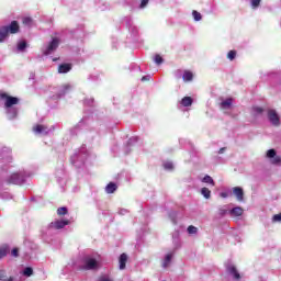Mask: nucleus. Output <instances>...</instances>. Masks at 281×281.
Listing matches in <instances>:
<instances>
[{"label": "nucleus", "mask_w": 281, "mask_h": 281, "mask_svg": "<svg viewBox=\"0 0 281 281\" xmlns=\"http://www.w3.org/2000/svg\"><path fill=\"white\" fill-rule=\"evenodd\" d=\"M21 26L18 21H12L9 25H4L0 27V43L5 41L7 36L10 34H19Z\"/></svg>", "instance_id": "obj_1"}, {"label": "nucleus", "mask_w": 281, "mask_h": 281, "mask_svg": "<svg viewBox=\"0 0 281 281\" xmlns=\"http://www.w3.org/2000/svg\"><path fill=\"white\" fill-rule=\"evenodd\" d=\"M0 100H5L4 106L5 109H11L14 104H19V98L11 97L5 92H0Z\"/></svg>", "instance_id": "obj_2"}, {"label": "nucleus", "mask_w": 281, "mask_h": 281, "mask_svg": "<svg viewBox=\"0 0 281 281\" xmlns=\"http://www.w3.org/2000/svg\"><path fill=\"white\" fill-rule=\"evenodd\" d=\"M58 45H60V40L57 37H54L52 42L48 44L46 49L44 50V56H49L53 52H56L58 49Z\"/></svg>", "instance_id": "obj_3"}, {"label": "nucleus", "mask_w": 281, "mask_h": 281, "mask_svg": "<svg viewBox=\"0 0 281 281\" xmlns=\"http://www.w3.org/2000/svg\"><path fill=\"white\" fill-rule=\"evenodd\" d=\"M268 119L273 126H280V116L276 110H268Z\"/></svg>", "instance_id": "obj_4"}, {"label": "nucleus", "mask_w": 281, "mask_h": 281, "mask_svg": "<svg viewBox=\"0 0 281 281\" xmlns=\"http://www.w3.org/2000/svg\"><path fill=\"white\" fill-rule=\"evenodd\" d=\"M233 194L236 196L237 201L239 203H243L245 201V191L240 187H234L233 188Z\"/></svg>", "instance_id": "obj_5"}, {"label": "nucleus", "mask_w": 281, "mask_h": 281, "mask_svg": "<svg viewBox=\"0 0 281 281\" xmlns=\"http://www.w3.org/2000/svg\"><path fill=\"white\" fill-rule=\"evenodd\" d=\"M8 183H13L14 186H21V183H23V177L19 173H13L9 178Z\"/></svg>", "instance_id": "obj_6"}, {"label": "nucleus", "mask_w": 281, "mask_h": 281, "mask_svg": "<svg viewBox=\"0 0 281 281\" xmlns=\"http://www.w3.org/2000/svg\"><path fill=\"white\" fill-rule=\"evenodd\" d=\"M69 225V220H58L52 223L54 229H63Z\"/></svg>", "instance_id": "obj_7"}, {"label": "nucleus", "mask_w": 281, "mask_h": 281, "mask_svg": "<svg viewBox=\"0 0 281 281\" xmlns=\"http://www.w3.org/2000/svg\"><path fill=\"white\" fill-rule=\"evenodd\" d=\"M85 269L88 270V271H91L93 269H98V261L95 259H92V258L86 259Z\"/></svg>", "instance_id": "obj_8"}, {"label": "nucleus", "mask_w": 281, "mask_h": 281, "mask_svg": "<svg viewBox=\"0 0 281 281\" xmlns=\"http://www.w3.org/2000/svg\"><path fill=\"white\" fill-rule=\"evenodd\" d=\"M227 272L233 276L234 280H240V273L238 272V269H236V266H228Z\"/></svg>", "instance_id": "obj_9"}, {"label": "nucleus", "mask_w": 281, "mask_h": 281, "mask_svg": "<svg viewBox=\"0 0 281 281\" xmlns=\"http://www.w3.org/2000/svg\"><path fill=\"white\" fill-rule=\"evenodd\" d=\"M126 262H128V255H126L125 252H123V254L120 256V259H119V265H120V269H121V270L126 269Z\"/></svg>", "instance_id": "obj_10"}, {"label": "nucleus", "mask_w": 281, "mask_h": 281, "mask_svg": "<svg viewBox=\"0 0 281 281\" xmlns=\"http://www.w3.org/2000/svg\"><path fill=\"white\" fill-rule=\"evenodd\" d=\"M71 71V64H60L58 66V74H69Z\"/></svg>", "instance_id": "obj_11"}, {"label": "nucleus", "mask_w": 281, "mask_h": 281, "mask_svg": "<svg viewBox=\"0 0 281 281\" xmlns=\"http://www.w3.org/2000/svg\"><path fill=\"white\" fill-rule=\"evenodd\" d=\"M233 102H234V99L228 98V99H226L225 101H222V102L220 103V106H221V109H222L223 111H225V110H227V109H232Z\"/></svg>", "instance_id": "obj_12"}, {"label": "nucleus", "mask_w": 281, "mask_h": 281, "mask_svg": "<svg viewBox=\"0 0 281 281\" xmlns=\"http://www.w3.org/2000/svg\"><path fill=\"white\" fill-rule=\"evenodd\" d=\"M193 79H194V74H192V71L190 70H184L182 80L184 82H192Z\"/></svg>", "instance_id": "obj_13"}, {"label": "nucleus", "mask_w": 281, "mask_h": 281, "mask_svg": "<svg viewBox=\"0 0 281 281\" xmlns=\"http://www.w3.org/2000/svg\"><path fill=\"white\" fill-rule=\"evenodd\" d=\"M244 212H245V211L243 210V207L237 206V207L232 209V210L229 211V214H231V216H243V213H244Z\"/></svg>", "instance_id": "obj_14"}, {"label": "nucleus", "mask_w": 281, "mask_h": 281, "mask_svg": "<svg viewBox=\"0 0 281 281\" xmlns=\"http://www.w3.org/2000/svg\"><path fill=\"white\" fill-rule=\"evenodd\" d=\"M115 190H117V184H115L114 182H110L106 187H105V192L108 194H113V192H115Z\"/></svg>", "instance_id": "obj_15"}, {"label": "nucleus", "mask_w": 281, "mask_h": 281, "mask_svg": "<svg viewBox=\"0 0 281 281\" xmlns=\"http://www.w3.org/2000/svg\"><path fill=\"white\" fill-rule=\"evenodd\" d=\"M170 262H172V252L166 255L165 260L162 262L164 269H168V267H170Z\"/></svg>", "instance_id": "obj_16"}, {"label": "nucleus", "mask_w": 281, "mask_h": 281, "mask_svg": "<svg viewBox=\"0 0 281 281\" xmlns=\"http://www.w3.org/2000/svg\"><path fill=\"white\" fill-rule=\"evenodd\" d=\"M192 102H194L192 97H184L182 98L180 104H182V106H192Z\"/></svg>", "instance_id": "obj_17"}, {"label": "nucleus", "mask_w": 281, "mask_h": 281, "mask_svg": "<svg viewBox=\"0 0 281 281\" xmlns=\"http://www.w3.org/2000/svg\"><path fill=\"white\" fill-rule=\"evenodd\" d=\"M34 133L41 134L45 131H47V127L41 124H37L33 127Z\"/></svg>", "instance_id": "obj_18"}, {"label": "nucleus", "mask_w": 281, "mask_h": 281, "mask_svg": "<svg viewBox=\"0 0 281 281\" xmlns=\"http://www.w3.org/2000/svg\"><path fill=\"white\" fill-rule=\"evenodd\" d=\"M201 194L204 196V199H210L212 196V191L204 187L201 189Z\"/></svg>", "instance_id": "obj_19"}, {"label": "nucleus", "mask_w": 281, "mask_h": 281, "mask_svg": "<svg viewBox=\"0 0 281 281\" xmlns=\"http://www.w3.org/2000/svg\"><path fill=\"white\" fill-rule=\"evenodd\" d=\"M23 276H25L26 278L34 276V269H32V267H26L23 271Z\"/></svg>", "instance_id": "obj_20"}, {"label": "nucleus", "mask_w": 281, "mask_h": 281, "mask_svg": "<svg viewBox=\"0 0 281 281\" xmlns=\"http://www.w3.org/2000/svg\"><path fill=\"white\" fill-rule=\"evenodd\" d=\"M57 214H58V216H66V214H69V211L67 210V207L61 206V207L57 209Z\"/></svg>", "instance_id": "obj_21"}, {"label": "nucleus", "mask_w": 281, "mask_h": 281, "mask_svg": "<svg viewBox=\"0 0 281 281\" xmlns=\"http://www.w3.org/2000/svg\"><path fill=\"white\" fill-rule=\"evenodd\" d=\"M252 113L256 115H262V113H265V109L260 106H252Z\"/></svg>", "instance_id": "obj_22"}, {"label": "nucleus", "mask_w": 281, "mask_h": 281, "mask_svg": "<svg viewBox=\"0 0 281 281\" xmlns=\"http://www.w3.org/2000/svg\"><path fill=\"white\" fill-rule=\"evenodd\" d=\"M192 16H193L194 21H201V19H203V15H201V13H199V11H196V10L192 11Z\"/></svg>", "instance_id": "obj_23"}, {"label": "nucleus", "mask_w": 281, "mask_h": 281, "mask_svg": "<svg viewBox=\"0 0 281 281\" xmlns=\"http://www.w3.org/2000/svg\"><path fill=\"white\" fill-rule=\"evenodd\" d=\"M156 65H161L164 63V57H161V55L157 54L155 55V58H154Z\"/></svg>", "instance_id": "obj_24"}, {"label": "nucleus", "mask_w": 281, "mask_h": 281, "mask_svg": "<svg viewBox=\"0 0 281 281\" xmlns=\"http://www.w3.org/2000/svg\"><path fill=\"white\" fill-rule=\"evenodd\" d=\"M203 183H210L211 186H215L214 179H212L210 176H205L203 178Z\"/></svg>", "instance_id": "obj_25"}, {"label": "nucleus", "mask_w": 281, "mask_h": 281, "mask_svg": "<svg viewBox=\"0 0 281 281\" xmlns=\"http://www.w3.org/2000/svg\"><path fill=\"white\" fill-rule=\"evenodd\" d=\"M8 256V247L0 248V259Z\"/></svg>", "instance_id": "obj_26"}, {"label": "nucleus", "mask_w": 281, "mask_h": 281, "mask_svg": "<svg viewBox=\"0 0 281 281\" xmlns=\"http://www.w3.org/2000/svg\"><path fill=\"white\" fill-rule=\"evenodd\" d=\"M236 54H237L236 50H229L227 53L228 60H234L236 58Z\"/></svg>", "instance_id": "obj_27"}, {"label": "nucleus", "mask_w": 281, "mask_h": 281, "mask_svg": "<svg viewBox=\"0 0 281 281\" xmlns=\"http://www.w3.org/2000/svg\"><path fill=\"white\" fill-rule=\"evenodd\" d=\"M276 155H277L276 149H269L267 151L268 159H273V157H276Z\"/></svg>", "instance_id": "obj_28"}, {"label": "nucleus", "mask_w": 281, "mask_h": 281, "mask_svg": "<svg viewBox=\"0 0 281 281\" xmlns=\"http://www.w3.org/2000/svg\"><path fill=\"white\" fill-rule=\"evenodd\" d=\"M22 23H23V25L30 26V25H32L33 20H32V18H23Z\"/></svg>", "instance_id": "obj_29"}, {"label": "nucleus", "mask_w": 281, "mask_h": 281, "mask_svg": "<svg viewBox=\"0 0 281 281\" xmlns=\"http://www.w3.org/2000/svg\"><path fill=\"white\" fill-rule=\"evenodd\" d=\"M25 47H27V43L26 42H20L18 44L19 52H23V49H25Z\"/></svg>", "instance_id": "obj_30"}, {"label": "nucleus", "mask_w": 281, "mask_h": 281, "mask_svg": "<svg viewBox=\"0 0 281 281\" xmlns=\"http://www.w3.org/2000/svg\"><path fill=\"white\" fill-rule=\"evenodd\" d=\"M196 232H199V228H196V226L190 225V226L188 227V233H189V234H196Z\"/></svg>", "instance_id": "obj_31"}, {"label": "nucleus", "mask_w": 281, "mask_h": 281, "mask_svg": "<svg viewBox=\"0 0 281 281\" xmlns=\"http://www.w3.org/2000/svg\"><path fill=\"white\" fill-rule=\"evenodd\" d=\"M272 222L273 223H281V213L273 215L272 216Z\"/></svg>", "instance_id": "obj_32"}, {"label": "nucleus", "mask_w": 281, "mask_h": 281, "mask_svg": "<svg viewBox=\"0 0 281 281\" xmlns=\"http://www.w3.org/2000/svg\"><path fill=\"white\" fill-rule=\"evenodd\" d=\"M164 168L165 170H172L175 168V165H172V162H165Z\"/></svg>", "instance_id": "obj_33"}, {"label": "nucleus", "mask_w": 281, "mask_h": 281, "mask_svg": "<svg viewBox=\"0 0 281 281\" xmlns=\"http://www.w3.org/2000/svg\"><path fill=\"white\" fill-rule=\"evenodd\" d=\"M11 256H13L14 258H19V248H13L11 251Z\"/></svg>", "instance_id": "obj_34"}, {"label": "nucleus", "mask_w": 281, "mask_h": 281, "mask_svg": "<svg viewBox=\"0 0 281 281\" xmlns=\"http://www.w3.org/2000/svg\"><path fill=\"white\" fill-rule=\"evenodd\" d=\"M261 0H251L252 8H258L260 5Z\"/></svg>", "instance_id": "obj_35"}, {"label": "nucleus", "mask_w": 281, "mask_h": 281, "mask_svg": "<svg viewBox=\"0 0 281 281\" xmlns=\"http://www.w3.org/2000/svg\"><path fill=\"white\" fill-rule=\"evenodd\" d=\"M281 162V157L280 156H274L272 158V164H280Z\"/></svg>", "instance_id": "obj_36"}, {"label": "nucleus", "mask_w": 281, "mask_h": 281, "mask_svg": "<svg viewBox=\"0 0 281 281\" xmlns=\"http://www.w3.org/2000/svg\"><path fill=\"white\" fill-rule=\"evenodd\" d=\"M150 0H142L140 1V8H146L147 5H148V2H149Z\"/></svg>", "instance_id": "obj_37"}, {"label": "nucleus", "mask_w": 281, "mask_h": 281, "mask_svg": "<svg viewBox=\"0 0 281 281\" xmlns=\"http://www.w3.org/2000/svg\"><path fill=\"white\" fill-rule=\"evenodd\" d=\"M63 89H64V93H67V91H69L71 89V86L69 85H64L63 86Z\"/></svg>", "instance_id": "obj_38"}, {"label": "nucleus", "mask_w": 281, "mask_h": 281, "mask_svg": "<svg viewBox=\"0 0 281 281\" xmlns=\"http://www.w3.org/2000/svg\"><path fill=\"white\" fill-rule=\"evenodd\" d=\"M225 214H227V210H225V209H220V215H221V216H225Z\"/></svg>", "instance_id": "obj_39"}, {"label": "nucleus", "mask_w": 281, "mask_h": 281, "mask_svg": "<svg viewBox=\"0 0 281 281\" xmlns=\"http://www.w3.org/2000/svg\"><path fill=\"white\" fill-rule=\"evenodd\" d=\"M99 281H113V280L109 279L108 277H100Z\"/></svg>", "instance_id": "obj_40"}, {"label": "nucleus", "mask_w": 281, "mask_h": 281, "mask_svg": "<svg viewBox=\"0 0 281 281\" xmlns=\"http://www.w3.org/2000/svg\"><path fill=\"white\" fill-rule=\"evenodd\" d=\"M227 148H225V147H222L220 150H218V154L220 155H223L224 153H225V150H226Z\"/></svg>", "instance_id": "obj_41"}, {"label": "nucleus", "mask_w": 281, "mask_h": 281, "mask_svg": "<svg viewBox=\"0 0 281 281\" xmlns=\"http://www.w3.org/2000/svg\"><path fill=\"white\" fill-rule=\"evenodd\" d=\"M221 196H222V199H227V193L222 192V193H221Z\"/></svg>", "instance_id": "obj_42"}, {"label": "nucleus", "mask_w": 281, "mask_h": 281, "mask_svg": "<svg viewBox=\"0 0 281 281\" xmlns=\"http://www.w3.org/2000/svg\"><path fill=\"white\" fill-rule=\"evenodd\" d=\"M146 80H148L147 76L142 77V82H146Z\"/></svg>", "instance_id": "obj_43"}, {"label": "nucleus", "mask_w": 281, "mask_h": 281, "mask_svg": "<svg viewBox=\"0 0 281 281\" xmlns=\"http://www.w3.org/2000/svg\"><path fill=\"white\" fill-rule=\"evenodd\" d=\"M4 281H14V277H9L7 280Z\"/></svg>", "instance_id": "obj_44"}, {"label": "nucleus", "mask_w": 281, "mask_h": 281, "mask_svg": "<svg viewBox=\"0 0 281 281\" xmlns=\"http://www.w3.org/2000/svg\"><path fill=\"white\" fill-rule=\"evenodd\" d=\"M0 280H3V276L1 274V272H0Z\"/></svg>", "instance_id": "obj_45"}, {"label": "nucleus", "mask_w": 281, "mask_h": 281, "mask_svg": "<svg viewBox=\"0 0 281 281\" xmlns=\"http://www.w3.org/2000/svg\"><path fill=\"white\" fill-rule=\"evenodd\" d=\"M176 74H181V70H177Z\"/></svg>", "instance_id": "obj_46"}]
</instances>
